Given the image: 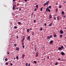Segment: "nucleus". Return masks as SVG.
I'll return each instance as SVG.
<instances>
[{
	"instance_id": "obj_33",
	"label": "nucleus",
	"mask_w": 66,
	"mask_h": 66,
	"mask_svg": "<svg viewBox=\"0 0 66 66\" xmlns=\"http://www.w3.org/2000/svg\"><path fill=\"white\" fill-rule=\"evenodd\" d=\"M8 62H6V65H8Z\"/></svg>"
},
{
	"instance_id": "obj_64",
	"label": "nucleus",
	"mask_w": 66,
	"mask_h": 66,
	"mask_svg": "<svg viewBox=\"0 0 66 66\" xmlns=\"http://www.w3.org/2000/svg\"><path fill=\"white\" fill-rule=\"evenodd\" d=\"M16 9H17V10L18 9V7H17V8H16Z\"/></svg>"
},
{
	"instance_id": "obj_46",
	"label": "nucleus",
	"mask_w": 66,
	"mask_h": 66,
	"mask_svg": "<svg viewBox=\"0 0 66 66\" xmlns=\"http://www.w3.org/2000/svg\"><path fill=\"white\" fill-rule=\"evenodd\" d=\"M16 38H18V36H16Z\"/></svg>"
},
{
	"instance_id": "obj_5",
	"label": "nucleus",
	"mask_w": 66,
	"mask_h": 66,
	"mask_svg": "<svg viewBox=\"0 0 66 66\" xmlns=\"http://www.w3.org/2000/svg\"><path fill=\"white\" fill-rule=\"evenodd\" d=\"M36 57H37L38 56V53L37 52H36Z\"/></svg>"
},
{
	"instance_id": "obj_10",
	"label": "nucleus",
	"mask_w": 66,
	"mask_h": 66,
	"mask_svg": "<svg viewBox=\"0 0 66 66\" xmlns=\"http://www.w3.org/2000/svg\"><path fill=\"white\" fill-rule=\"evenodd\" d=\"M61 49H63L64 47L63 45H61Z\"/></svg>"
},
{
	"instance_id": "obj_29",
	"label": "nucleus",
	"mask_w": 66,
	"mask_h": 66,
	"mask_svg": "<svg viewBox=\"0 0 66 66\" xmlns=\"http://www.w3.org/2000/svg\"><path fill=\"white\" fill-rule=\"evenodd\" d=\"M7 58H6L5 59V61H7Z\"/></svg>"
},
{
	"instance_id": "obj_27",
	"label": "nucleus",
	"mask_w": 66,
	"mask_h": 66,
	"mask_svg": "<svg viewBox=\"0 0 66 66\" xmlns=\"http://www.w3.org/2000/svg\"><path fill=\"white\" fill-rule=\"evenodd\" d=\"M54 37H56V34H55L54 35Z\"/></svg>"
},
{
	"instance_id": "obj_30",
	"label": "nucleus",
	"mask_w": 66,
	"mask_h": 66,
	"mask_svg": "<svg viewBox=\"0 0 66 66\" xmlns=\"http://www.w3.org/2000/svg\"><path fill=\"white\" fill-rule=\"evenodd\" d=\"M34 32H33L32 33V35L33 36H34Z\"/></svg>"
},
{
	"instance_id": "obj_22",
	"label": "nucleus",
	"mask_w": 66,
	"mask_h": 66,
	"mask_svg": "<svg viewBox=\"0 0 66 66\" xmlns=\"http://www.w3.org/2000/svg\"><path fill=\"white\" fill-rule=\"evenodd\" d=\"M29 29H28L27 30V32H29Z\"/></svg>"
},
{
	"instance_id": "obj_51",
	"label": "nucleus",
	"mask_w": 66,
	"mask_h": 66,
	"mask_svg": "<svg viewBox=\"0 0 66 66\" xmlns=\"http://www.w3.org/2000/svg\"><path fill=\"white\" fill-rule=\"evenodd\" d=\"M22 45H23H23H24V43H22Z\"/></svg>"
},
{
	"instance_id": "obj_1",
	"label": "nucleus",
	"mask_w": 66,
	"mask_h": 66,
	"mask_svg": "<svg viewBox=\"0 0 66 66\" xmlns=\"http://www.w3.org/2000/svg\"><path fill=\"white\" fill-rule=\"evenodd\" d=\"M46 11L47 12L48 11L50 12V10L49 9H48V7H47L46 9Z\"/></svg>"
},
{
	"instance_id": "obj_11",
	"label": "nucleus",
	"mask_w": 66,
	"mask_h": 66,
	"mask_svg": "<svg viewBox=\"0 0 66 66\" xmlns=\"http://www.w3.org/2000/svg\"><path fill=\"white\" fill-rule=\"evenodd\" d=\"M58 50H62V48H61V47H59L58 48Z\"/></svg>"
},
{
	"instance_id": "obj_9",
	"label": "nucleus",
	"mask_w": 66,
	"mask_h": 66,
	"mask_svg": "<svg viewBox=\"0 0 66 66\" xmlns=\"http://www.w3.org/2000/svg\"><path fill=\"white\" fill-rule=\"evenodd\" d=\"M61 53L62 55H64V53L63 52H62Z\"/></svg>"
},
{
	"instance_id": "obj_28",
	"label": "nucleus",
	"mask_w": 66,
	"mask_h": 66,
	"mask_svg": "<svg viewBox=\"0 0 66 66\" xmlns=\"http://www.w3.org/2000/svg\"><path fill=\"white\" fill-rule=\"evenodd\" d=\"M43 7H41V9H40V10H41V11H42V10H43Z\"/></svg>"
},
{
	"instance_id": "obj_13",
	"label": "nucleus",
	"mask_w": 66,
	"mask_h": 66,
	"mask_svg": "<svg viewBox=\"0 0 66 66\" xmlns=\"http://www.w3.org/2000/svg\"><path fill=\"white\" fill-rule=\"evenodd\" d=\"M25 36H23L22 40H24L25 39Z\"/></svg>"
},
{
	"instance_id": "obj_4",
	"label": "nucleus",
	"mask_w": 66,
	"mask_h": 66,
	"mask_svg": "<svg viewBox=\"0 0 66 66\" xmlns=\"http://www.w3.org/2000/svg\"><path fill=\"white\" fill-rule=\"evenodd\" d=\"M60 34H63V32L62 30H60Z\"/></svg>"
},
{
	"instance_id": "obj_17",
	"label": "nucleus",
	"mask_w": 66,
	"mask_h": 66,
	"mask_svg": "<svg viewBox=\"0 0 66 66\" xmlns=\"http://www.w3.org/2000/svg\"><path fill=\"white\" fill-rule=\"evenodd\" d=\"M62 37H63V35H60V38H62Z\"/></svg>"
},
{
	"instance_id": "obj_44",
	"label": "nucleus",
	"mask_w": 66,
	"mask_h": 66,
	"mask_svg": "<svg viewBox=\"0 0 66 66\" xmlns=\"http://www.w3.org/2000/svg\"><path fill=\"white\" fill-rule=\"evenodd\" d=\"M46 23H44V25H45V26H46Z\"/></svg>"
},
{
	"instance_id": "obj_16",
	"label": "nucleus",
	"mask_w": 66,
	"mask_h": 66,
	"mask_svg": "<svg viewBox=\"0 0 66 66\" xmlns=\"http://www.w3.org/2000/svg\"><path fill=\"white\" fill-rule=\"evenodd\" d=\"M37 63V62L36 61H34L33 63H35L36 64Z\"/></svg>"
},
{
	"instance_id": "obj_31",
	"label": "nucleus",
	"mask_w": 66,
	"mask_h": 66,
	"mask_svg": "<svg viewBox=\"0 0 66 66\" xmlns=\"http://www.w3.org/2000/svg\"><path fill=\"white\" fill-rule=\"evenodd\" d=\"M52 36L51 35L50 36V38H52Z\"/></svg>"
},
{
	"instance_id": "obj_3",
	"label": "nucleus",
	"mask_w": 66,
	"mask_h": 66,
	"mask_svg": "<svg viewBox=\"0 0 66 66\" xmlns=\"http://www.w3.org/2000/svg\"><path fill=\"white\" fill-rule=\"evenodd\" d=\"M53 40H51L50 42L49 43V44H50V45H52V44L53 43Z\"/></svg>"
},
{
	"instance_id": "obj_24",
	"label": "nucleus",
	"mask_w": 66,
	"mask_h": 66,
	"mask_svg": "<svg viewBox=\"0 0 66 66\" xmlns=\"http://www.w3.org/2000/svg\"><path fill=\"white\" fill-rule=\"evenodd\" d=\"M40 31H42V30H43V29L41 27L40 28Z\"/></svg>"
},
{
	"instance_id": "obj_63",
	"label": "nucleus",
	"mask_w": 66,
	"mask_h": 66,
	"mask_svg": "<svg viewBox=\"0 0 66 66\" xmlns=\"http://www.w3.org/2000/svg\"><path fill=\"white\" fill-rule=\"evenodd\" d=\"M42 48H44V46L43 47H42Z\"/></svg>"
},
{
	"instance_id": "obj_42",
	"label": "nucleus",
	"mask_w": 66,
	"mask_h": 66,
	"mask_svg": "<svg viewBox=\"0 0 66 66\" xmlns=\"http://www.w3.org/2000/svg\"><path fill=\"white\" fill-rule=\"evenodd\" d=\"M23 48H24V45H23Z\"/></svg>"
},
{
	"instance_id": "obj_21",
	"label": "nucleus",
	"mask_w": 66,
	"mask_h": 66,
	"mask_svg": "<svg viewBox=\"0 0 66 66\" xmlns=\"http://www.w3.org/2000/svg\"><path fill=\"white\" fill-rule=\"evenodd\" d=\"M36 8H38V5H37L36 6Z\"/></svg>"
},
{
	"instance_id": "obj_40",
	"label": "nucleus",
	"mask_w": 66,
	"mask_h": 66,
	"mask_svg": "<svg viewBox=\"0 0 66 66\" xmlns=\"http://www.w3.org/2000/svg\"><path fill=\"white\" fill-rule=\"evenodd\" d=\"M58 10L57 9L56 10V12H57Z\"/></svg>"
},
{
	"instance_id": "obj_62",
	"label": "nucleus",
	"mask_w": 66,
	"mask_h": 66,
	"mask_svg": "<svg viewBox=\"0 0 66 66\" xmlns=\"http://www.w3.org/2000/svg\"><path fill=\"white\" fill-rule=\"evenodd\" d=\"M65 3V1L64 2V3Z\"/></svg>"
},
{
	"instance_id": "obj_6",
	"label": "nucleus",
	"mask_w": 66,
	"mask_h": 66,
	"mask_svg": "<svg viewBox=\"0 0 66 66\" xmlns=\"http://www.w3.org/2000/svg\"><path fill=\"white\" fill-rule=\"evenodd\" d=\"M19 47H16V51H19Z\"/></svg>"
},
{
	"instance_id": "obj_35",
	"label": "nucleus",
	"mask_w": 66,
	"mask_h": 66,
	"mask_svg": "<svg viewBox=\"0 0 66 66\" xmlns=\"http://www.w3.org/2000/svg\"><path fill=\"white\" fill-rule=\"evenodd\" d=\"M28 65V63H26V66H27Z\"/></svg>"
},
{
	"instance_id": "obj_57",
	"label": "nucleus",
	"mask_w": 66,
	"mask_h": 66,
	"mask_svg": "<svg viewBox=\"0 0 66 66\" xmlns=\"http://www.w3.org/2000/svg\"><path fill=\"white\" fill-rule=\"evenodd\" d=\"M24 40H22V43H23Z\"/></svg>"
},
{
	"instance_id": "obj_59",
	"label": "nucleus",
	"mask_w": 66,
	"mask_h": 66,
	"mask_svg": "<svg viewBox=\"0 0 66 66\" xmlns=\"http://www.w3.org/2000/svg\"><path fill=\"white\" fill-rule=\"evenodd\" d=\"M21 10V9L20 8V9H19V11H20Z\"/></svg>"
},
{
	"instance_id": "obj_7",
	"label": "nucleus",
	"mask_w": 66,
	"mask_h": 66,
	"mask_svg": "<svg viewBox=\"0 0 66 66\" xmlns=\"http://www.w3.org/2000/svg\"><path fill=\"white\" fill-rule=\"evenodd\" d=\"M60 16L58 15V17H57V20H60V19L59 18Z\"/></svg>"
},
{
	"instance_id": "obj_53",
	"label": "nucleus",
	"mask_w": 66,
	"mask_h": 66,
	"mask_svg": "<svg viewBox=\"0 0 66 66\" xmlns=\"http://www.w3.org/2000/svg\"><path fill=\"white\" fill-rule=\"evenodd\" d=\"M58 60H61V59H60L59 58V59H58Z\"/></svg>"
},
{
	"instance_id": "obj_48",
	"label": "nucleus",
	"mask_w": 66,
	"mask_h": 66,
	"mask_svg": "<svg viewBox=\"0 0 66 66\" xmlns=\"http://www.w3.org/2000/svg\"><path fill=\"white\" fill-rule=\"evenodd\" d=\"M30 64H29L28 65V66H30Z\"/></svg>"
},
{
	"instance_id": "obj_41",
	"label": "nucleus",
	"mask_w": 66,
	"mask_h": 66,
	"mask_svg": "<svg viewBox=\"0 0 66 66\" xmlns=\"http://www.w3.org/2000/svg\"><path fill=\"white\" fill-rule=\"evenodd\" d=\"M14 28H17V27L16 26H15L14 27Z\"/></svg>"
},
{
	"instance_id": "obj_25",
	"label": "nucleus",
	"mask_w": 66,
	"mask_h": 66,
	"mask_svg": "<svg viewBox=\"0 0 66 66\" xmlns=\"http://www.w3.org/2000/svg\"><path fill=\"white\" fill-rule=\"evenodd\" d=\"M59 7L60 8H61L62 7V5H60V6H59Z\"/></svg>"
},
{
	"instance_id": "obj_34",
	"label": "nucleus",
	"mask_w": 66,
	"mask_h": 66,
	"mask_svg": "<svg viewBox=\"0 0 66 66\" xmlns=\"http://www.w3.org/2000/svg\"><path fill=\"white\" fill-rule=\"evenodd\" d=\"M21 23L20 22H18V24H20Z\"/></svg>"
},
{
	"instance_id": "obj_15",
	"label": "nucleus",
	"mask_w": 66,
	"mask_h": 66,
	"mask_svg": "<svg viewBox=\"0 0 66 66\" xmlns=\"http://www.w3.org/2000/svg\"><path fill=\"white\" fill-rule=\"evenodd\" d=\"M52 23H51L50 24H49V25H48V26H52Z\"/></svg>"
},
{
	"instance_id": "obj_60",
	"label": "nucleus",
	"mask_w": 66,
	"mask_h": 66,
	"mask_svg": "<svg viewBox=\"0 0 66 66\" xmlns=\"http://www.w3.org/2000/svg\"><path fill=\"white\" fill-rule=\"evenodd\" d=\"M14 60H15V57H14Z\"/></svg>"
},
{
	"instance_id": "obj_20",
	"label": "nucleus",
	"mask_w": 66,
	"mask_h": 66,
	"mask_svg": "<svg viewBox=\"0 0 66 66\" xmlns=\"http://www.w3.org/2000/svg\"><path fill=\"white\" fill-rule=\"evenodd\" d=\"M61 13H62V14H64V11H62V12H61Z\"/></svg>"
},
{
	"instance_id": "obj_8",
	"label": "nucleus",
	"mask_w": 66,
	"mask_h": 66,
	"mask_svg": "<svg viewBox=\"0 0 66 66\" xmlns=\"http://www.w3.org/2000/svg\"><path fill=\"white\" fill-rule=\"evenodd\" d=\"M30 37L29 36H28V38H27V40H29H29H30Z\"/></svg>"
},
{
	"instance_id": "obj_58",
	"label": "nucleus",
	"mask_w": 66,
	"mask_h": 66,
	"mask_svg": "<svg viewBox=\"0 0 66 66\" xmlns=\"http://www.w3.org/2000/svg\"><path fill=\"white\" fill-rule=\"evenodd\" d=\"M58 4L57 3H56V5H57Z\"/></svg>"
},
{
	"instance_id": "obj_37",
	"label": "nucleus",
	"mask_w": 66,
	"mask_h": 66,
	"mask_svg": "<svg viewBox=\"0 0 66 66\" xmlns=\"http://www.w3.org/2000/svg\"><path fill=\"white\" fill-rule=\"evenodd\" d=\"M50 38V37L49 36H48V37H47V39H49Z\"/></svg>"
},
{
	"instance_id": "obj_45",
	"label": "nucleus",
	"mask_w": 66,
	"mask_h": 66,
	"mask_svg": "<svg viewBox=\"0 0 66 66\" xmlns=\"http://www.w3.org/2000/svg\"><path fill=\"white\" fill-rule=\"evenodd\" d=\"M36 22V20H35L34 21V22Z\"/></svg>"
},
{
	"instance_id": "obj_56",
	"label": "nucleus",
	"mask_w": 66,
	"mask_h": 66,
	"mask_svg": "<svg viewBox=\"0 0 66 66\" xmlns=\"http://www.w3.org/2000/svg\"><path fill=\"white\" fill-rule=\"evenodd\" d=\"M53 18H54V19L55 20V18L54 17Z\"/></svg>"
},
{
	"instance_id": "obj_39",
	"label": "nucleus",
	"mask_w": 66,
	"mask_h": 66,
	"mask_svg": "<svg viewBox=\"0 0 66 66\" xmlns=\"http://www.w3.org/2000/svg\"><path fill=\"white\" fill-rule=\"evenodd\" d=\"M27 0H24V1L25 2H27Z\"/></svg>"
},
{
	"instance_id": "obj_49",
	"label": "nucleus",
	"mask_w": 66,
	"mask_h": 66,
	"mask_svg": "<svg viewBox=\"0 0 66 66\" xmlns=\"http://www.w3.org/2000/svg\"><path fill=\"white\" fill-rule=\"evenodd\" d=\"M63 19H64L65 18V16H63Z\"/></svg>"
},
{
	"instance_id": "obj_55",
	"label": "nucleus",
	"mask_w": 66,
	"mask_h": 66,
	"mask_svg": "<svg viewBox=\"0 0 66 66\" xmlns=\"http://www.w3.org/2000/svg\"><path fill=\"white\" fill-rule=\"evenodd\" d=\"M45 58H44V61H45Z\"/></svg>"
},
{
	"instance_id": "obj_47",
	"label": "nucleus",
	"mask_w": 66,
	"mask_h": 66,
	"mask_svg": "<svg viewBox=\"0 0 66 66\" xmlns=\"http://www.w3.org/2000/svg\"><path fill=\"white\" fill-rule=\"evenodd\" d=\"M16 0H13V2H14Z\"/></svg>"
},
{
	"instance_id": "obj_2",
	"label": "nucleus",
	"mask_w": 66,
	"mask_h": 66,
	"mask_svg": "<svg viewBox=\"0 0 66 66\" xmlns=\"http://www.w3.org/2000/svg\"><path fill=\"white\" fill-rule=\"evenodd\" d=\"M49 3V1H48L46 2V3H44V6H45L46 5H48V3Z\"/></svg>"
},
{
	"instance_id": "obj_19",
	"label": "nucleus",
	"mask_w": 66,
	"mask_h": 66,
	"mask_svg": "<svg viewBox=\"0 0 66 66\" xmlns=\"http://www.w3.org/2000/svg\"><path fill=\"white\" fill-rule=\"evenodd\" d=\"M16 58L17 60H18V56H16Z\"/></svg>"
},
{
	"instance_id": "obj_54",
	"label": "nucleus",
	"mask_w": 66,
	"mask_h": 66,
	"mask_svg": "<svg viewBox=\"0 0 66 66\" xmlns=\"http://www.w3.org/2000/svg\"><path fill=\"white\" fill-rule=\"evenodd\" d=\"M35 50H36V47L35 48Z\"/></svg>"
},
{
	"instance_id": "obj_50",
	"label": "nucleus",
	"mask_w": 66,
	"mask_h": 66,
	"mask_svg": "<svg viewBox=\"0 0 66 66\" xmlns=\"http://www.w3.org/2000/svg\"><path fill=\"white\" fill-rule=\"evenodd\" d=\"M35 14H34V17L33 19L35 18Z\"/></svg>"
},
{
	"instance_id": "obj_43",
	"label": "nucleus",
	"mask_w": 66,
	"mask_h": 66,
	"mask_svg": "<svg viewBox=\"0 0 66 66\" xmlns=\"http://www.w3.org/2000/svg\"><path fill=\"white\" fill-rule=\"evenodd\" d=\"M37 9H35V11H37Z\"/></svg>"
},
{
	"instance_id": "obj_36",
	"label": "nucleus",
	"mask_w": 66,
	"mask_h": 66,
	"mask_svg": "<svg viewBox=\"0 0 66 66\" xmlns=\"http://www.w3.org/2000/svg\"><path fill=\"white\" fill-rule=\"evenodd\" d=\"M10 64L11 66L13 65V64L12 63H11Z\"/></svg>"
},
{
	"instance_id": "obj_38",
	"label": "nucleus",
	"mask_w": 66,
	"mask_h": 66,
	"mask_svg": "<svg viewBox=\"0 0 66 66\" xmlns=\"http://www.w3.org/2000/svg\"><path fill=\"white\" fill-rule=\"evenodd\" d=\"M57 65V62L56 63H55V65Z\"/></svg>"
},
{
	"instance_id": "obj_26",
	"label": "nucleus",
	"mask_w": 66,
	"mask_h": 66,
	"mask_svg": "<svg viewBox=\"0 0 66 66\" xmlns=\"http://www.w3.org/2000/svg\"><path fill=\"white\" fill-rule=\"evenodd\" d=\"M48 7H49V8H50V9H51V6H48Z\"/></svg>"
},
{
	"instance_id": "obj_14",
	"label": "nucleus",
	"mask_w": 66,
	"mask_h": 66,
	"mask_svg": "<svg viewBox=\"0 0 66 66\" xmlns=\"http://www.w3.org/2000/svg\"><path fill=\"white\" fill-rule=\"evenodd\" d=\"M25 56V55L24 54H23L22 55V58L23 59V58H24V57Z\"/></svg>"
},
{
	"instance_id": "obj_32",
	"label": "nucleus",
	"mask_w": 66,
	"mask_h": 66,
	"mask_svg": "<svg viewBox=\"0 0 66 66\" xmlns=\"http://www.w3.org/2000/svg\"><path fill=\"white\" fill-rule=\"evenodd\" d=\"M16 44H14V46L15 47H16Z\"/></svg>"
},
{
	"instance_id": "obj_61",
	"label": "nucleus",
	"mask_w": 66,
	"mask_h": 66,
	"mask_svg": "<svg viewBox=\"0 0 66 66\" xmlns=\"http://www.w3.org/2000/svg\"><path fill=\"white\" fill-rule=\"evenodd\" d=\"M8 54L9 55V52L8 53Z\"/></svg>"
},
{
	"instance_id": "obj_23",
	"label": "nucleus",
	"mask_w": 66,
	"mask_h": 66,
	"mask_svg": "<svg viewBox=\"0 0 66 66\" xmlns=\"http://www.w3.org/2000/svg\"><path fill=\"white\" fill-rule=\"evenodd\" d=\"M33 15H34V13H33V12H32V14H31V16L33 17L34 16H33Z\"/></svg>"
},
{
	"instance_id": "obj_12",
	"label": "nucleus",
	"mask_w": 66,
	"mask_h": 66,
	"mask_svg": "<svg viewBox=\"0 0 66 66\" xmlns=\"http://www.w3.org/2000/svg\"><path fill=\"white\" fill-rule=\"evenodd\" d=\"M49 19H50L52 18L51 15V14L50 15V16H49Z\"/></svg>"
},
{
	"instance_id": "obj_18",
	"label": "nucleus",
	"mask_w": 66,
	"mask_h": 66,
	"mask_svg": "<svg viewBox=\"0 0 66 66\" xmlns=\"http://www.w3.org/2000/svg\"><path fill=\"white\" fill-rule=\"evenodd\" d=\"M12 9H15L14 5H13V6Z\"/></svg>"
},
{
	"instance_id": "obj_52",
	"label": "nucleus",
	"mask_w": 66,
	"mask_h": 66,
	"mask_svg": "<svg viewBox=\"0 0 66 66\" xmlns=\"http://www.w3.org/2000/svg\"><path fill=\"white\" fill-rule=\"evenodd\" d=\"M47 59H49V56H47Z\"/></svg>"
}]
</instances>
